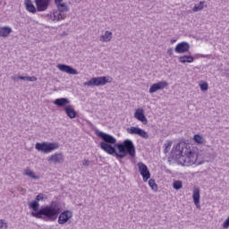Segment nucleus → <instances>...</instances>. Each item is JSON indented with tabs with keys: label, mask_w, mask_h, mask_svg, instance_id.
<instances>
[{
	"label": "nucleus",
	"mask_w": 229,
	"mask_h": 229,
	"mask_svg": "<svg viewBox=\"0 0 229 229\" xmlns=\"http://www.w3.org/2000/svg\"><path fill=\"white\" fill-rule=\"evenodd\" d=\"M95 134L103 140L99 146L107 155H114L118 160L125 158L128 155L131 158H135V145L131 140L127 139L123 143H117L115 137L98 129H96Z\"/></svg>",
	"instance_id": "1"
},
{
	"label": "nucleus",
	"mask_w": 229,
	"mask_h": 229,
	"mask_svg": "<svg viewBox=\"0 0 229 229\" xmlns=\"http://www.w3.org/2000/svg\"><path fill=\"white\" fill-rule=\"evenodd\" d=\"M29 208L33 210L30 213L32 217L43 219V221H56L58 219V214L62 212V207L56 201H52L50 205L40 208V204L37 200H32L29 203Z\"/></svg>",
	"instance_id": "2"
},
{
	"label": "nucleus",
	"mask_w": 229,
	"mask_h": 229,
	"mask_svg": "<svg viewBox=\"0 0 229 229\" xmlns=\"http://www.w3.org/2000/svg\"><path fill=\"white\" fill-rule=\"evenodd\" d=\"M173 160H176L179 165H185L189 167L190 165H201V164H205V161H198V154L193 152L192 150L185 148L180 150V143L175 147H173L171 150V154L168 157V162H173Z\"/></svg>",
	"instance_id": "3"
},
{
	"label": "nucleus",
	"mask_w": 229,
	"mask_h": 229,
	"mask_svg": "<svg viewBox=\"0 0 229 229\" xmlns=\"http://www.w3.org/2000/svg\"><path fill=\"white\" fill-rule=\"evenodd\" d=\"M35 4L31 0H25L24 5L27 12L30 13H37V12H46L47 8H49V4H51V0H35Z\"/></svg>",
	"instance_id": "4"
},
{
	"label": "nucleus",
	"mask_w": 229,
	"mask_h": 229,
	"mask_svg": "<svg viewBox=\"0 0 229 229\" xmlns=\"http://www.w3.org/2000/svg\"><path fill=\"white\" fill-rule=\"evenodd\" d=\"M112 80L110 76L93 77L83 85L84 87H103L106 83H112Z\"/></svg>",
	"instance_id": "5"
},
{
	"label": "nucleus",
	"mask_w": 229,
	"mask_h": 229,
	"mask_svg": "<svg viewBox=\"0 0 229 229\" xmlns=\"http://www.w3.org/2000/svg\"><path fill=\"white\" fill-rule=\"evenodd\" d=\"M60 148V144L57 142H47V141H43V142H37L35 145V149L37 151H39L40 153H51V151H55V149H58Z\"/></svg>",
	"instance_id": "6"
},
{
	"label": "nucleus",
	"mask_w": 229,
	"mask_h": 229,
	"mask_svg": "<svg viewBox=\"0 0 229 229\" xmlns=\"http://www.w3.org/2000/svg\"><path fill=\"white\" fill-rule=\"evenodd\" d=\"M57 217H58V223L60 225H65V223H69V221L72 219V211L66 209L62 212V208H61V212L58 214Z\"/></svg>",
	"instance_id": "7"
},
{
	"label": "nucleus",
	"mask_w": 229,
	"mask_h": 229,
	"mask_svg": "<svg viewBox=\"0 0 229 229\" xmlns=\"http://www.w3.org/2000/svg\"><path fill=\"white\" fill-rule=\"evenodd\" d=\"M139 167V173L143 178V182H148L149 178H151V173L149 172V168H148V165L142 162L138 163Z\"/></svg>",
	"instance_id": "8"
},
{
	"label": "nucleus",
	"mask_w": 229,
	"mask_h": 229,
	"mask_svg": "<svg viewBox=\"0 0 229 229\" xmlns=\"http://www.w3.org/2000/svg\"><path fill=\"white\" fill-rule=\"evenodd\" d=\"M127 132L131 135H139L140 137H141V139H149V134H148L146 131L140 127L127 128Z\"/></svg>",
	"instance_id": "9"
},
{
	"label": "nucleus",
	"mask_w": 229,
	"mask_h": 229,
	"mask_svg": "<svg viewBox=\"0 0 229 229\" xmlns=\"http://www.w3.org/2000/svg\"><path fill=\"white\" fill-rule=\"evenodd\" d=\"M190 49H191V45L185 41L178 43L174 47L175 53H178L179 55L189 53Z\"/></svg>",
	"instance_id": "10"
},
{
	"label": "nucleus",
	"mask_w": 229,
	"mask_h": 229,
	"mask_svg": "<svg viewBox=\"0 0 229 229\" xmlns=\"http://www.w3.org/2000/svg\"><path fill=\"white\" fill-rule=\"evenodd\" d=\"M165 87H169V83L165 81H158L157 83H154L149 88V93L154 94L158 90H164Z\"/></svg>",
	"instance_id": "11"
},
{
	"label": "nucleus",
	"mask_w": 229,
	"mask_h": 229,
	"mask_svg": "<svg viewBox=\"0 0 229 229\" xmlns=\"http://www.w3.org/2000/svg\"><path fill=\"white\" fill-rule=\"evenodd\" d=\"M57 69H59V71H61L62 72H66V74H80L77 69H74L72 66L64 64H57Z\"/></svg>",
	"instance_id": "12"
},
{
	"label": "nucleus",
	"mask_w": 229,
	"mask_h": 229,
	"mask_svg": "<svg viewBox=\"0 0 229 229\" xmlns=\"http://www.w3.org/2000/svg\"><path fill=\"white\" fill-rule=\"evenodd\" d=\"M65 161V156L63 153H55L47 157V162H52L53 164H64Z\"/></svg>",
	"instance_id": "13"
},
{
	"label": "nucleus",
	"mask_w": 229,
	"mask_h": 229,
	"mask_svg": "<svg viewBox=\"0 0 229 229\" xmlns=\"http://www.w3.org/2000/svg\"><path fill=\"white\" fill-rule=\"evenodd\" d=\"M47 17L50 21H64V19H65V17H67L65 14L60 13L59 10H54L53 13H51L50 14H47Z\"/></svg>",
	"instance_id": "14"
},
{
	"label": "nucleus",
	"mask_w": 229,
	"mask_h": 229,
	"mask_svg": "<svg viewBox=\"0 0 229 229\" xmlns=\"http://www.w3.org/2000/svg\"><path fill=\"white\" fill-rule=\"evenodd\" d=\"M134 117L137 119V121H140L142 123V124H148V118L144 114V109L143 108H138L135 110Z\"/></svg>",
	"instance_id": "15"
},
{
	"label": "nucleus",
	"mask_w": 229,
	"mask_h": 229,
	"mask_svg": "<svg viewBox=\"0 0 229 229\" xmlns=\"http://www.w3.org/2000/svg\"><path fill=\"white\" fill-rule=\"evenodd\" d=\"M64 111L65 112L67 117L69 119H76L78 117V112L72 107V106L68 105L64 108Z\"/></svg>",
	"instance_id": "16"
},
{
	"label": "nucleus",
	"mask_w": 229,
	"mask_h": 229,
	"mask_svg": "<svg viewBox=\"0 0 229 229\" xmlns=\"http://www.w3.org/2000/svg\"><path fill=\"white\" fill-rule=\"evenodd\" d=\"M70 103H71V100H69V98H56L54 101V105H55L59 108H65V106H69Z\"/></svg>",
	"instance_id": "17"
},
{
	"label": "nucleus",
	"mask_w": 229,
	"mask_h": 229,
	"mask_svg": "<svg viewBox=\"0 0 229 229\" xmlns=\"http://www.w3.org/2000/svg\"><path fill=\"white\" fill-rule=\"evenodd\" d=\"M199 194H200L199 188L193 190L192 199L197 208H200L201 207V205H199V198H200Z\"/></svg>",
	"instance_id": "18"
},
{
	"label": "nucleus",
	"mask_w": 229,
	"mask_h": 229,
	"mask_svg": "<svg viewBox=\"0 0 229 229\" xmlns=\"http://www.w3.org/2000/svg\"><path fill=\"white\" fill-rule=\"evenodd\" d=\"M12 28L9 26L0 27V37H3L4 38H6L10 37V34L12 33Z\"/></svg>",
	"instance_id": "19"
},
{
	"label": "nucleus",
	"mask_w": 229,
	"mask_h": 229,
	"mask_svg": "<svg viewBox=\"0 0 229 229\" xmlns=\"http://www.w3.org/2000/svg\"><path fill=\"white\" fill-rule=\"evenodd\" d=\"M180 64H192L194 62V56L191 55H184L179 57Z\"/></svg>",
	"instance_id": "20"
},
{
	"label": "nucleus",
	"mask_w": 229,
	"mask_h": 229,
	"mask_svg": "<svg viewBox=\"0 0 229 229\" xmlns=\"http://www.w3.org/2000/svg\"><path fill=\"white\" fill-rule=\"evenodd\" d=\"M112 31L110 30H106L105 34L101 36V39L103 42H110L112 40Z\"/></svg>",
	"instance_id": "21"
},
{
	"label": "nucleus",
	"mask_w": 229,
	"mask_h": 229,
	"mask_svg": "<svg viewBox=\"0 0 229 229\" xmlns=\"http://www.w3.org/2000/svg\"><path fill=\"white\" fill-rule=\"evenodd\" d=\"M25 175L29 176V178H31L32 180H39L40 176L36 175L35 172L31 171L30 169H27L25 171Z\"/></svg>",
	"instance_id": "22"
},
{
	"label": "nucleus",
	"mask_w": 229,
	"mask_h": 229,
	"mask_svg": "<svg viewBox=\"0 0 229 229\" xmlns=\"http://www.w3.org/2000/svg\"><path fill=\"white\" fill-rule=\"evenodd\" d=\"M205 8V1H200L199 4H197L192 8V12H201Z\"/></svg>",
	"instance_id": "23"
},
{
	"label": "nucleus",
	"mask_w": 229,
	"mask_h": 229,
	"mask_svg": "<svg viewBox=\"0 0 229 229\" xmlns=\"http://www.w3.org/2000/svg\"><path fill=\"white\" fill-rule=\"evenodd\" d=\"M148 185L150 189L154 191V192H158V184L155 182V179L148 180Z\"/></svg>",
	"instance_id": "24"
},
{
	"label": "nucleus",
	"mask_w": 229,
	"mask_h": 229,
	"mask_svg": "<svg viewBox=\"0 0 229 229\" xmlns=\"http://www.w3.org/2000/svg\"><path fill=\"white\" fill-rule=\"evenodd\" d=\"M57 6V10L61 13H64V12H69V6L67 5V4L63 3V4H59Z\"/></svg>",
	"instance_id": "25"
},
{
	"label": "nucleus",
	"mask_w": 229,
	"mask_h": 229,
	"mask_svg": "<svg viewBox=\"0 0 229 229\" xmlns=\"http://www.w3.org/2000/svg\"><path fill=\"white\" fill-rule=\"evenodd\" d=\"M193 140L196 144H203V142H205V138L200 134H195L193 136Z\"/></svg>",
	"instance_id": "26"
},
{
	"label": "nucleus",
	"mask_w": 229,
	"mask_h": 229,
	"mask_svg": "<svg viewBox=\"0 0 229 229\" xmlns=\"http://www.w3.org/2000/svg\"><path fill=\"white\" fill-rule=\"evenodd\" d=\"M173 187L175 191H180V189H182V187H183V182L180 180L174 181Z\"/></svg>",
	"instance_id": "27"
},
{
	"label": "nucleus",
	"mask_w": 229,
	"mask_h": 229,
	"mask_svg": "<svg viewBox=\"0 0 229 229\" xmlns=\"http://www.w3.org/2000/svg\"><path fill=\"white\" fill-rule=\"evenodd\" d=\"M164 146H165L164 153L165 155H167V153H169V149H171V146H173V141L168 140L167 143L164 144Z\"/></svg>",
	"instance_id": "28"
},
{
	"label": "nucleus",
	"mask_w": 229,
	"mask_h": 229,
	"mask_svg": "<svg viewBox=\"0 0 229 229\" xmlns=\"http://www.w3.org/2000/svg\"><path fill=\"white\" fill-rule=\"evenodd\" d=\"M199 88H200V90H202V92H207V90H208V83L204 81L199 84Z\"/></svg>",
	"instance_id": "29"
},
{
	"label": "nucleus",
	"mask_w": 229,
	"mask_h": 229,
	"mask_svg": "<svg viewBox=\"0 0 229 229\" xmlns=\"http://www.w3.org/2000/svg\"><path fill=\"white\" fill-rule=\"evenodd\" d=\"M8 228V223L4 222V219L0 220V229Z\"/></svg>",
	"instance_id": "30"
},
{
	"label": "nucleus",
	"mask_w": 229,
	"mask_h": 229,
	"mask_svg": "<svg viewBox=\"0 0 229 229\" xmlns=\"http://www.w3.org/2000/svg\"><path fill=\"white\" fill-rule=\"evenodd\" d=\"M40 199H44V194L43 193H39L36 196V199L34 201H37L38 203V201H40Z\"/></svg>",
	"instance_id": "31"
},
{
	"label": "nucleus",
	"mask_w": 229,
	"mask_h": 229,
	"mask_svg": "<svg viewBox=\"0 0 229 229\" xmlns=\"http://www.w3.org/2000/svg\"><path fill=\"white\" fill-rule=\"evenodd\" d=\"M223 228H229V216L227 219L223 223Z\"/></svg>",
	"instance_id": "32"
},
{
	"label": "nucleus",
	"mask_w": 229,
	"mask_h": 229,
	"mask_svg": "<svg viewBox=\"0 0 229 229\" xmlns=\"http://www.w3.org/2000/svg\"><path fill=\"white\" fill-rule=\"evenodd\" d=\"M37 77H35V76H31V77H30V76H27V81H37Z\"/></svg>",
	"instance_id": "33"
},
{
	"label": "nucleus",
	"mask_w": 229,
	"mask_h": 229,
	"mask_svg": "<svg viewBox=\"0 0 229 229\" xmlns=\"http://www.w3.org/2000/svg\"><path fill=\"white\" fill-rule=\"evenodd\" d=\"M82 165H85L86 167L90 165V160L84 159L83 162H82Z\"/></svg>",
	"instance_id": "34"
},
{
	"label": "nucleus",
	"mask_w": 229,
	"mask_h": 229,
	"mask_svg": "<svg viewBox=\"0 0 229 229\" xmlns=\"http://www.w3.org/2000/svg\"><path fill=\"white\" fill-rule=\"evenodd\" d=\"M17 79H18V80H23V81H28V76L19 75V76L17 77Z\"/></svg>",
	"instance_id": "35"
},
{
	"label": "nucleus",
	"mask_w": 229,
	"mask_h": 229,
	"mask_svg": "<svg viewBox=\"0 0 229 229\" xmlns=\"http://www.w3.org/2000/svg\"><path fill=\"white\" fill-rule=\"evenodd\" d=\"M173 51H174L173 48H168V49H167V52H166V53H167L168 56H170V57L173 56Z\"/></svg>",
	"instance_id": "36"
},
{
	"label": "nucleus",
	"mask_w": 229,
	"mask_h": 229,
	"mask_svg": "<svg viewBox=\"0 0 229 229\" xmlns=\"http://www.w3.org/2000/svg\"><path fill=\"white\" fill-rule=\"evenodd\" d=\"M64 0H55V6H58V4H62V2H63Z\"/></svg>",
	"instance_id": "37"
},
{
	"label": "nucleus",
	"mask_w": 229,
	"mask_h": 229,
	"mask_svg": "<svg viewBox=\"0 0 229 229\" xmlns=\"http://www.w3.org/2000/svg\"><path fill=\"white\" fill-rule=\"evenodd\" d=\"M199 56H201L202 58H207V55H199Z\"/></svg>",
	"instance_id": "38"
},
{
	"label": "nucleus",
	"mask_w": 229,
	"mask_h": 229,
	"mask_svg": "<svg viewBox=\"0 0 229 229\" xmlns=\"http://www.w3.org/2000/svg\"><path fill=\"white\" fill-rule=\"evenodd\" d=\"M174 42H176V39L171 40V44H174Z\"/></svg>",
	"instance_id": "39"
}]
</instances>
